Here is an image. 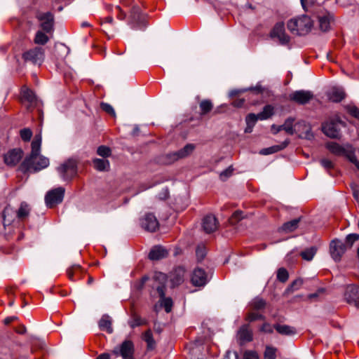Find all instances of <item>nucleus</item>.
Segmentation results:
<instances>
[{
	"instance_id": "1",
	"label": "nucleus",
	"mask_w": 359,
	"mask_h": 359,
	"mask_svg": "<svg viewBox=\"0 0 359 359\" xmlns=\"http://www.w3.org/2000/svg\"><path fill=\"white\" fill-rule=\"evenodd\" d=\"M326 147L332 154L336 156H345L359 170V161L357 160L354 149L351 145L348 144L340 145L337 142H331L326 144Z\"/></svg>"
},
{
	"instance_id": "2",
	"label": "nucleus",
	"mask_w": 359,
	"mask_h": 359,
	"mask_svg": "<svg viewBox=\"0 0 359 359\" xmlns=\"http://www.w3.org/2000/svg\"><path fill=\"white\" fill-rule=\"evenodd\" d=\"M313 27V22L307 15H302L290 20L287 22V29L294 34L305 35Z\"/></svg>"
},
{
	"instance_id": "3",
	"label": "nucleus",
	"mask_w": 359,
	"mask_h": 359,
	"mask_svg": "<svg viewBox=\"0 0 359 359\" xmlns=\"http://www.w3.org/2000/svg\"><path fill=\"white\" fill-rule=\"evenodd\" d=\"M49 165V159L40 154L36 155L27 164H25V159L21 165V168L25 171L36 172L47 168Z\"/></svg>"
},
{
	"instance_id": "4",
	"label": "nucleus",
	"mask_w": 359,
	"mask_h": 359,
	"mask_svg": "<svg viewBox=\"0 0 359 359\" xmlns=\"http://www.w3.org/2000/svg\"><path fill=\"white\" fill-rule=\"evenodd\" d=\"M57 170L63 180H71L77 173V163L74 159H69L57 167Z\"/></svg>"
},
{
	"instance_id": "5",
	"label": "nucleus",
	"mask_w": 359,
	"mask_h": 359,
	"mask_svg": "<svg viewBox=\"0 0 359 359\" xmlns=\"http://www.w3.org/2000/svg\"><path fill=\"white\" fill-rule=\"evenodd\" d=\"M135 352L134 344L130 340H125L119 346H116L112 353L123 359H133Z\"/></svg>"
},
{
	"instance_id": "6",
	"label": "nucleus",
	"mask_w": 359,
	"mask_h": 359,
	"mask_svg": "<svg viewBox=\"0 0 359 359\" xmlns=\"http://www.w3.org/2000/svg\"><path fill=\"white\" fill-rule=\"evenodd\" d=\"M65 192V188L61 187L53 189L47 192L45 196L46 205L49 208H53L62 203L64 198Z\"/></svg>"
},
{
	"instance_id": "7",
	"label": "nucleus",
	"mask_w": 359,
	"mask_h": 359,
	"mask_svg": "<svg viewBox=\"0 0 359 359\" xmlns=\"http://www.w3.org/2000/svg\"><path fill=\"white\" fill-rule=\"evenodd\" d=\"M36 19L40 22V27L46 33H51L53 31L54 16L50 12H38Z\"/></svg>"
},
{
	"instance_id": "8",
	"label": "nucleus",
	"mask_w": 359,
	"mask_h": 359,
	"mask_svg": "<svg viewBox=\"0 0 359 359\" xmlns=\"http://www.w3.org/2000/svg\"><path fill=\"white\" fill-rule=\"evenodd\" d=\"M195 149V145L194 144H187L182 149L169 153L166 155L167 163H172L175 161L181 158L189 156Z\"/></svg>"
},
{
	"instance_id": "9",
	"label": "nucleus",
	"mask_w": 359,
	"mask_h": 359,
	"mask_svg": "<svg viewBox=\"0 0 359 359\" xmlns=\"http://www.w3.org/2000/svg\"><path fill=\"white\" fill-rule=\"evenodd\" d=\"M45 57L44 50L41 47H35L26 51L23 54V58L26 61L32 62L34 64L41 65Z\"/></svg>"
},
{
	"instance_id": "10",
	"label": "nucleus",
	"mask_w": 359,
	"mask_h": 359,
	"mask_svg": "<svg viewBox=\"0 0 359 359\" xmlns=\"http://www.w3.org/2000/svg\"><path fill=\"white\" fill-rule=\"evenodd\" d=\"M344 299L348 304L359 307V286L348 285L344 292Z\"/></svg>"
},
{
	"instance_id": "11",
	"label": "nucleus",
	"mask_w": 359,
	"mask_h": 359,
	"mask_svg": "<svg viewBox=\"0 0 359 359\" xmlns=\"http://www.w3.org/2000/svg\"><path fill=\"white\" fill-rule=\"evenodd\" d=\"M271 38H277L281 44L289 42L290 38L285 32V25L283 22H277L270 33Z\"/></svg>"
},
{
	"instance_id": "12",
	"label": "nucleus",
	"mask_w": 359,
	"mask_h": 359,
	"mask_svg": "<svg viewBox=\"0 0 359 359\" xmlns=\"http://www.w3.org/2000/svg\"><path fill=\"white\" fill-rule=\"evenodd\" d=\"M313 97L309 90H297L289 95L290 100L300 104L308 103Z\"/></svg>"
},
{
	"instance_id": "13",
	"label": "nucleus",
	"mask_w": 359,
	"mask_h": 359,
	"mask_svg": "<svg viewBox=\"0 0 359 359\" xmlns=\"http://www.w3.org/2000/svg\"><path fill=\"white\" fill-rule=\"evenodd\" d=\"M339 122L330 121L325 122L322 126L323 133L330 138H339L340 132L338 128Z\"/></svg>"
},
{
	"instance_id": "14",
	"label": "nucleus",
	"mask_w": 359,
	"mask_h": 359,
	"mask_svg": "<svg viewBox=\"0 0 359 359\" xmlns=\"http://www.w3.org/2000/svg\"><path fill=\"white\" fill-rule=\"evenodd\" d=\"M21 100L27 108L34 107L36 105L37 99L32 90L24 86L21 89Z\"/></svg>"
},
{
	"instance_id": "15",
	"label": "nucleus",
	"mask_w": 359,
	"mask_h": 359,
	"mask_svg": "<svg viewBox=\"0 0 359 359\" xmlns=\"http://www.w3.org/2000/svg\"><path fill=\"white\" fill-rule=\"evenodd\" d=\"M191 282L196 287H203L208 283L205 271L200 268L196 269L192 273Z\"/></svg>"
},
{
	"instance_id": "16",
	"label": "nucleus",
	"mask_w": 359,
	"mask_h": 359,
	"mask_svg": "<svg viewBox=\"0 0 359 359\" xmlns=\"http://www.w3.org/2000/svg\"><path fill=\"white\" fill-rule=\"evenodd\" d=\"M346 250V245L341 241H333L330 244V253L335 261H339Z\"/></svg>"
},
{
	"instance_id": "17",
	"label": "nucleus",
	"mask_w": 359,
	"mask_h": 359,
	"mask_svg": "<svg viewBox=\"0 0 359 359\" xmlns=\"http://www.w3.org/2000/svg\"><path fill=\"white\" fill-rule=\"evenodd\" d=\"M141 225L145 230L153 232L158 228V222L153 214L149 213L142 218Z\"/></svg>"
},
{
	"instance_id": "18",
	"label": "nucleus",
	"mask_w": 359,
	"mask_h": 359,
	"mask_svg": "<svg viewBox=\"0 0 359 359\" xmlns=\"http://www.w3.org/2000/svg\"><path fill=\"white\" fill-rule=\"evenodd\" d=\"M22 158V151L20 149H13L9 151L4 156V162L8 165H15Z\"/></svg>"
},
{
	"instance_id": "19",
	"label": "nucleus",
	"mask_w": 359,
	"mask_h": 359,
	"mask_svg": "<svg viewBox=\"0 0 359 359\" xmlns=\"http://www.w3.org/2000/svg\"><path fill=\"white\" fill-rule=\"evenodd\" d=\"M157 292L161 297L159 301L161 306L165 309L166 313H170L173 304L172 299L165 297V287L163 286H158L157 287Z\"/></svg>"
},
{
	"instance_id": "20",
	"label": "nucleus",
	"mask_w": 359,
	"mask_h": 359,
	"mask_svg": "<svg viewBox=\"0 0 359 359\" xmlns=\"http://www.w3.org/2000/svg\"><path fill=\"white\" fill-rule=\"evenodd\" d=\"M41 135H36L32 142V152L30 155L25 158V164L29 163V162L36 156V155L40 154L41 151Z\"/></svg>"
},
{
	"instance_id": "21",
	"label": "nucleus",
	"mask_w": 359,
	"mask_h": 359,
	"mask_svg": "<svg viewBox=\"0 0 359 359\" xmlns=\"http://www.w3.org/2000/svg\"><path fill=\"white\" fill-rule=\"evenodd\" d=\"M203 228L208 233L215 231L217 228L215 217L212 215L205 216L203 220Z\"/></svg>"
},
{
	"instance_id": "22",
	"label": "nucleus",
	"mask_w": 359,
	"mask_h": 359,
	"mask_svg": "<svg viewBox=\"0 0 359 359\" xmlns=\"http://www.w3.org/2000/svg\"><path fill=\"white\" fill-rule=\"evenodd\" d=\"M185 276V269L182 266L175 269L170 273V281L172 285H178L183 283Z\"/></svg>"
},
{
	"instance_id": "23",
	"label": "nucleus",
	"mask_w": 359,
	"mask_h": 359,
	"mask_svg": "<svg viewBox=\"0 0 359 359\" xmlns=\"http://www.w3.org/2000/svg\"><path fill=\"white\" fill-rule=\"evenodd\" d=\"M237 337L241 344L249 342L252 340V332L249 328L248 325H244L241 327L238 331Z\"/></svg>"
},
{
	"instance_id": "24",
	"label": "nucleus",
	"mask_w": 359,
	"mask_h": 359,
	"mask_svg": "<svg viewBox=\"0 0 359 359\" xmlns=\"http://www.w3.org/2000/svg\"><path fill=\"white\" fill-rule=\"evenodd\" d=\"M168 254V250L163 247L156 246L151 250L149 254V258L151 260H158L165 257Z\"/></svg>"
},
{
	"instance_id": "25",
	"label": "nucleus",
	"mask_w": 359,
	"mask_h": 359,
	"mask_svg": "<svg viewBox=\"0 0 359 359\" xmlns=\"http://www.w3.org/2000/svg\"><path fill=\"white\" fill-rule=\"evenodd\" d=\"M327 95L329 100L334 102H341L345 96L344 90L338 87L332 88Z\"/></svg>"
},
{
	"instance_id": "26",
	"label": "nucleus",
	"mask_w": 359,
	"mask_h": 359,
	"mask_svg": "<svg viewBox=\"0 0 359 359\" xmlns=\"http://www.w3.org/2000/svg\"><path fill=\"white\" fill-rule=\"evenodd\" d=\"M99 327L102 330L106 331L109 334L112 333L113 328L110 317L107 315L103 316L99 322Z\"/></svg>"
},
{
	"instance_id": "27",
	"label": "nucleus",
	"mask_w": 359,
	"mask_h": 359,
	"mask_svg": "<svg viewBox=\"0 0 359 359\" xmlns=\"http://www.w3.org/2000/svg\"><path fill=\"white\" fill-rule=\"evenodd\" d=\"M132 18L134 20H140V22H137L133 25V28L143 29L146 27V23L144 19H141L139 16V8H133V11H131Z\"/></svg>"
},
{
	"instance_id": "28",
	"label": "nucleus",
	"mask_w": 359,
	"mask_h": 359,
	"mask_svg": "<svg viewBox=\"0 0 359 359\" xmlns=\"http://www.w3.org/2000/svg\"><path fill=\"white\" fill-rule=\"evenodd\" d=\"M333 16L328 13L326 15L318 18L319 26L322 31L326 32L330 29L331 20H332Z\"/></svg>"
},
{
	"instance_id": "29",
	"label": "nucleus",
	"mask_w": 359,
	"mask_h": 359,
	"mask_svg": "<svg viewBox=\"0 0 359 359\" xmlns=\"http://www.w3.org/2000/svg\"><path fill=\"white\" fill-rule=\"evenodd\" d=\"M259 119L258 115L255 114H250L246 116L245 121L247 126L245 129V133H250L252 131L257 121Z\"/></svg>"
},
{
	"instance_id": "30",
	"label": "nucleus",
	"mask_w": 359,
	"mask_h": 359,
	"mask_svg": "<svg viewBox=\"0 0 359 359\" xmlns=\"http://www.w3.org/2000/svg\"><path fill=\"white\" fill-rule=\"evenodd\" d=\"M30 212V208L29 205L25 202H22L19 209L16 212V215L20 219H25L28 217Z\"/></svg>"
},
{
	"instance_id": "31",
	"label": "nucleus",
	"mask_w": 359,
	"mask_h": 359,
	"mask_svg": "<svg viewBox=\"0 0 359 359\" xmlns=\"http://www.w3.org/2000/svg\"><path fill=\"white\" fill-rule=\"evenodd\" d=\"M299 222V219H294L290 222H285L281 227V230L286 233L292 232L298 227Z\"/></svg>"
},
{
	"instance_id": "32",
	"label": "nucleus",
	"mask_w": 359,
	"mask_h": 359,
	"mask_svg": "<svg viewBox=\"0 0 359 359\" xmlns=\"http://www.w3.org/2000/svg\"><path fill=\"white\" fill-rule=\"evenodd\" d=\"M274 328L281 334L290 335L295 333L294 329L289 325H274Z\"/></svg>"
},
{
	"instance_id": "33",
	"label": "nucleus",
	"mask_w": 359,
	"mask_h": 359,
	"mask_svg": "<svg viewBox=\"0 0 359 359\" xmlns=\"http://www.w3.org/2000/svg\"><path fill=\"white\" fill-rule=\"evenodd\" d=\"M93 165L95 168L99 171L107 170L109 167V163L107 160L100 158L94 159Z\"/></svg>"
},
{
	"instance_id": "34",
	"label": "nucleus",
	"mask_w": 359,
	"mask_h": 359,
	"mask_svg": "<svg viewBox=\"0 0 359 359\" xmlns=\"http://www.w3.org/2000/svg\"><path fill=\"white\" fill-rule=\"evenodd\" d=\"M273 107L271 105H266L262 111L257 114L258 118L260 120H266L270 118L273 114Z\"/></svg>"
},
{
	"instance_id": "35",
	"label": "nucleus",
	"mask_w": 359,
	"mask_h": 359,
	"mask_svg": "<svg viewBox=\"0 0 359 359\" xmlns=\"http://www.w3.org/2000/svg\"><path fill=\"white\" fill-rule=\"evenodd\" d=\"M147 323L146 320L142 319L140 316L134 313L132 315L130 320L128 321L129 325L134 328L137 326L145 325Z\"/></svg>"
},
{
	"instance_id": "36",
	"label": "nucleus",
	"mask_w": 359,
	"mask_h": 359,
	"mask_svg": "<svg viewBox=\"0 0 359 359\" xmlns=\"http://www.w3.org/2000/svg\"><path fill=\"white\" fill-rule=\"evenodd\" d=\"M49 41L48 36L42 31L36 32L34 41L36 44L45 45Z\"/></svg>"
},
{
	"instance_id": "37",
	"label": "nucleus",
	"mask_w": 359,
	"mask_h": 359,
	"mask_svg": "<svg viewBox=\"0 0 359 359\" xmlns=\"http://www.w3.org/2000/svg\"><path fill=\"white\" fill-rule=\"evenodd\" d=\"M287 144H288V141H285L283 142V145H281V146L277 145V146H273V147L264 149L260 151V154H263V155H269V154L277 152V151L281 150L282 149L285 148L287 145Z\"/></svg>"
},
{
	"instance_id": "38",
	"label": "nucleus",
	"mask_w": 359,
	"mask_h": 359,
	"mask_svg": "<svg viewBox=\"0 0 359 359\" xmlns=\"http://www.w3.org/2000/svg\"><path fill=\"white\" fill-rule=\"evenodd\" d=\"M143 339L147 344L148 349H153L155 347V341L153 338V334L150 330H147L143 334Z\"/></svg>"
},
{
	"instance_id": "39",
	"label": "nucleus",
	"mask_w": 359,
	"mask_h": 359,
	"mask_svg": "<svg viewBox=\"0 0 359 359\" xmlns=\"http://www.w3.org/2000/svg\"><path fill=\"white\" fill-rule=\"evenodd\" d=\"M316 251H317L316 248L311 247V248H307V249L304 250V251H302L301 252V255L304 259L307 260V261H311L313 258L314 255H316Z\"/></svg>"
},
{
	"instance_id": "40",
	"label": "nucleus",
	"mask_w": 359,
	"mask_h": 359,
	"mask_svg": "<svg viewBox=\"0 0 359 359\" xmlns=\"http://www.w3.org/2000/svg\"><path fill=\"white\" fill-rule=\"evenodd\" d=\"M13 212V210L9 207H6L4 209L3 212V219L4 225H8L11 223L13 220V216L11 215Z\"/></svg>"
},
{
	"instance_id": "41",
	"label": "nucleus",
	"mask_w": 359,
	"mask_h": 359,
	"mask_svg": "<svg viewBox=\"0 0 359 359\" xmlns=\"http://www.w3.org/2000/svg\"><path fill=\"white\" fill-rule=\"evenodd\" d=\"M277 349L273 346H267L266 347L264 359H276Z\"/></svg>"
},
{
	"instance_id": "42",
	"label": "nucleus",
	"mask_w": 359,
	"mask_h": 359,
	"mask_svg": "<svg viewBox=\"0 0 359 359\" xmlns=\"http://www.w3.org/2000/svg\"><path fill=\"white\" fill-rule=\"evenodd\" d=\"M266 302L264 299L257 297L251 302V306L255 310H260L265 307Z\"/></svg>"
},
{
	"instance_id": "43",
	"label": "nucleus",
	"mask_w": 359,
	"mask_h": 359,
	"mask_svg": "<svg viewBox=\"0 0 359 359\" xmlns=\"http://www.w3.org/2000/svg\"><path fill=\"white\" fill-rule=\"evenodd\" d=\"M293 122L294 119L287 118L285 121V123L283 125H281L282 130H284L288 134L292 135L294 133Z\"/></svg>"
},
{
	"instance_id": "44",
	"label": "nucleus",
	"mask_w": 359,
	"mask_h": 359,
	"mask_svg": "<svg viewBox=\"0 0 359 359\" xmlns=\"http://www.w3.org/2000/svg\"><path fill=\"white\" fill-rule=\"evenodd\" d=\"M200 109L202 114H207L212 109V104L210 100H203L200 103Z\"/></svg>"
},
{
	"instance_id": "45",
	"label": "nucleus",
	"mask_w": 359,
	"mask_h": 359,
	"mask_svg": "<svg viewBox=\"0 0 359 359\" xmlns=\"http://www.w3.org/2000/svg\"><path fill=\"white\" fill-rule=\"evenodd\" d=\"M302 285L303 280L302 279H296L287 288L286 292L288 293L293 292L294 291L299 290Z\"/></svg>"
},
{
	"instance_id": "46",
	"label": "nucleus",
	"mask_w": 359,
	"mask_h": 359,
	"mask_svg": "<svg viewBox=\"0 0 359 359\" xmlns=\"http://www.w3.org/2000/svg\"><path fill=\"white\" fill-rule=\"evenodd\" d=\"M289 277L287 271L284 268H280L277 272V278L280 282L285 283Z\"/></svg>"
},
{
	"instance_id": "47",
	"label": "nucleus",
	"mask_w": 359,
	"mask_h": 359,
	"mask_svg": "<svg viewBox=\"0 0 359 359\" xmlns=\"http://www.w3.org/2000/svg\"><path fill=\"white\" fill-rule=\"evenodd\" d=\"M79 264H73L67 269V275L71 280H74V275L80 269Z\"/></svg>"
},
{
	"instance_id": "48",
	"label": "nucleus",
	"mask_w": 359,
	"mask_h": 359,
	"mask_svg": "<svg viewBox=\"0 0 359 359\" xmlns=\"http://www.w3.org/2000/svg\"><path fill=\"white\" fill-rule=\"evenodd\" d=\"M359 239V234L351 233L348 234L346 238V243L348 248H351L353 244Z\"/></svg>"
},
{
	"instance_id": "49",
	"label": "nucleus",
	"mask_w": 359,
	"mask_h": 359,
	"mask_svg": "<svg viewBox=\"0 0 359 359\" xmlns=\"http://www.w3.org/2000/svg\"><path fill=\"white\" fill-rule=\"evenodd\" d=\"M264 319H265L264 316L259 314L258 313H256V312H251L246 317V320H248L249 322H253L257 320H264Z\"/></svg>"
},
{
	"instance_id": "50",
	"label": "nucleus",
	"mask_w": 359,
	"mask_h": 359,
	"mask_svg": "<svg viewBox=\"0 0 359 359\" xmlns=\"http://www.w3.org/2000/svg\"><path fill=\"white\" fill-rule=\"evenodd\" d=\"M97 153L99 156L104 158L111 155V150L107 147L100 146L97 148Z\"/></svg>"
},
{
	"instance_id": "51",
	"label": "nucleus",
	"mask_w": 359,
	"mask_h": 359,
	"mask_svg": "<svg viewBox=\"0 0 359 359\" xmlns=\"http://www.w3.org/2000/svg\"><path fill=\"white\" fill-rule=\"evenodd\" d=\"M20 134L22 140L26 142L29 141L32 136V132L29 128L21 130Z\"/></svg>"
},
{
	"instance_id": "52",
	"label": "nucleus",
	"mask_w": 359,
	"mask_h": 359,
	"mask_svg": "<svg viewBox=\"0 0 359 359\" xmlns=\"http://www.w3.org/2000/svg\"><path fill=\"white\" fill-rule=\"evenodd\" d=\"M273 328L270 323H264L261 327H260V331L264 333H268L271 334L273 332Z\"/></svg>"
},
{
	"instance_id": "53",
	"label": "nucleus",
	"mask_w": 359,
	"mask_h": 359,
	"mask_svg": "<svg viewBox=\"0 0 359 359\" xmlns=\"http://www.w3.org/2000/svg\"><path fill=\"white\" fill-rule=\"evenodd\" d=\"M304 127L306 128V131H305V133H301L299 135V136L302 138H305V139L311 140L313 137V133L311 131V128H310L309 126H306L305 124H304Z\"/></svg>"
},
{
	"instance_id": "54",
	"label": "nucleus",
	"mask_w": 359,
	"mask_h": 359,
	"mask_svg": "<svg viewBox=\"0 0 359 359\" xmlns=\"http://www.w3.org/2000/svg\"><path fill=\"white\" fill-rule=\"evenodd\" d=\"M101 108L102 110H104L105 112L108 113L109 114L115 116V111L113 107L107 103H102L101 104Z\"/></svg>"
},
{
	"instance_id": "55",
	"label": "nucleus",
	"mask_w": 359,
	"mask_h": 359,
	"mask_svg": "<svg viewBox=\"0 0 359 359\" xmlns=\"http://www.w3.org/2000/svg\"><path fill=\"white\" fill-rule=\"evenodd\" d=\"M243 359H259L258 354L253 351H246L243 354Z\"/></svg>"
},
{
	"instance_id": "56",
	"label": "nucleus",
	"mask_w": 359,
	"mask_h": 359,
	"mask_svg": "<svg viewBox=\"0 0 359 359\" xmlns=\"http://www.w3.org/2000/svg\"><path fill=\"white\" fill-rule=\"evenodd\" d=\"M242 214V212L236 211L230 218V222L231 224H235L236 222H238L243 217Z\"/></svg>"
},
{
	"instance_id": "57",
	"label": "nucleus",
	"mask_w": 359,
	"mask_h": 359,
	"mask_svg": "<svg viewBox=\"0 0 359 359\" xmlns=\"http://www.w3.org/2000/svg\"><path fill=\"white\" fill-rule=\"evenodd\" d=\"M233 168L231 167H229L227 169L224 170L220 174V178L222 180H225L227 177L231 175L233 172Z\"/></svg>"
},
{
	"instance_id": "58",
	"label": "nucleus",
	"mask_w": 359,
	"mask_h": 359,
	"mask_svg": "<svg viewBox=\"0 0 359 359\" xmlns=\"http://www.w3.org/2000/svg\"><path fill=\"white\" fill-rule=\"evenodd\" d=\"M349 114L359 120V109L355 106L348 107Z\"/></svg>"
},
{
	"instance_id": "59",
	"label": "nucleus",
	"mask_w": 359,
	"mask_h": 359,
	"mask_svg": "<svg viewBox=\"0 0 359 359\" xmlns=\"http://www.w3.org/2000/svg\"><path fill=\"white\" fill-rule=\"evenodd\" d=\"M320 164L326 170H330V169L333 168L332 162L330 160H328V159H322L320 161Z\"/></svg>"
},
{
	"instance_id": "60",
	"label": "nucleus",
	"mask_w": 359,
	"mask_h": 359,
	"mask_svg": "<svg viewBox=\"0 0 359 359\" xmlns=\"http://www.w3.org/2000/svg\"><path fill=\"white\" fill-rule=\"evenodd\" d=\"M351 189L353 191V196L354 198L357 201H359V187H358V186L356 184H352Z\"/></svg>"
},
{
	"instance_id": "61",
	"label": "nucleus",
	"mask_w": 359,
	"mask_h": 359,
	"mask_svg": "<svg viewBox=\"0 0 359 359\" xmlns=\"http://www.w3.org/2000/svg\"><path fill=\"white\" fill-rule=\"evenodd\" d=\"M205 255V250L203 247H198L196 249V256L198 259H203Z\"/></svg>"
},
{
	"instance_id": "62",
	"label": "nucleus",
	"mask_w": 359,
	"mask_h": 359,
	"mask_svg": "<svg viewBox=\"0 0 359 359\" xmlns=\"http://www.w3.org/2000/svg\"><path fill=\"white\" fill-rule=\"evenodd\" d=\"M116 11H118L120 13V15H118V18L121 20H123L126 17V11H123L120 6H116L115 7Z\"/></svg>"
},
{
	"instance_id": "63",
	"label": "nucleus",
	"mask_w": 359,
	"mask_h": 359,
	"mask_svg": "<svg viewBox=\"0 0 359 359\" xmlns=\"http://www.w3.org/2000/svg\"><path fill=\"white\" fill-rule=\"evenodd\" d=\"M280 130H282V126H276V125H274V124L272 125V126H271V132L273 134H276L278 132H280Z\"/></svg>"
},
{
	"instance_id": "64",
	"label": "nucleus",
	"mask_w": 359,
	"mask_h": 359,
	"mask_svg": "<svg viewBox=\"0 0 359 359\" xmlns=\"http://www.w3.org/2000/svg\"><path fill=\"white\" fill-rule=\"evenodd\" d=\"M96 359H110V356L108 353H103L99 355Z\"/></svg>"
}]
</instances>
